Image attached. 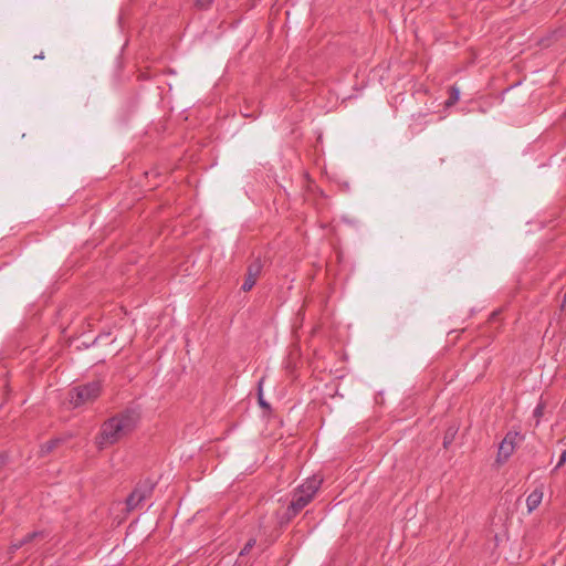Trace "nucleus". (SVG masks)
<instances>
[{"label":"nucleus","mask_w":566,"mask_h":566,"mask_svg":"<svg viewBox=\"0 0 566 566\" xmlns=\"http://www.w3.org/2000/svg\"><path fill=\"white\" fill-rule=\"evenodd\" d=\"M102 392L101 381L94 380L84 385L73 387L69 390V401L77 408L86 402L96 400Z\"/></svg>","instance_id":"f257e3e1"},{"label":"nucleus","mask_w":566,"mask_h":566,"mask_svg":"<svg viewBox=\"0 0 566 566\" xmlns=\"http://www.w3.org/2000/svg\"><path fill=\"white\" fill-rule=\"evenodd\" d=\"M125 434L123 427H120V422H118L117 419H114V417H111L102 424L101 431L96 437V444L99 449H103L106 446L115 444Z\"/></svg>","instance_id":"f03ea898"},{"label":"nucleus","mask_w":566,"mask_h":566,"mask_svg":"<svg viewBox=\"0 0 566 566\" xmlns=\"http://www.w3.org/2000/svg\"><path fill=\"white\" fill-rule=\"evenodd\" d=\"M120 422V427L125 433L132 432L140 420V408L139 407H127L123 411L114 416Z\"/></svg>","instance_id":"7ed1b4c3"},{"label":"nucleus","mask_w":566,"mask_h":566,"mask_svg":"<svg viewBox=\"0 0 566 566\" xmlns=\"http://www.w3.org/2000/svg\"><path fill=\"white\" fill-rule=\"evenodd\" d=\"M518 436L516 431H509L501 441L495 462L497 465L504 464L515 450V439Z\"/></svg>","instance_id":"20e7f679"},{"label":"nucleus","mask_w":566,"mask_h":566,"mask_svg":"<svg viewBox=\"0 0 566 566\" xmlns=\"http://www.w3.org/2000/svg\"><path fill=\"white\" fill-rule=\"evenodd\" d=\"M263 269V263L261 258L254 259L247 268V273L244 277V282L241 286L243 292H249L255 285L258 277L260 276Z\"/></svg>","instance_id":"39448f33"},{"label":"nucleus","mask_w":566,"mask_h":566,"mask_svg":"<svg viewBox=\"0 0 566 566\" xmlns=\"http://www.w3.org/2000/svg\"><path fill=\"white\" fill-rule=\"evenodd\" d=\"M156 484L157 483L155 481L147 478V479H144V480H140L139 482H137V484L135 485V488L132 492H134L138 496V499H142L143 501H145L146 499L150 497Z\"/></svg>","instance_id":"423d86ee"},{"label":"nucleus","mask_w":566,"mask_h":566,"mask_svg":"<svg viewBox=\"0 0 566 566\" xmlns=\"http://www.w3.org/2000/svg\"><path fill=\"white\" fill-rule=\"evenodd\" d=\"M322 482H323V479L317 476V475H313L311 478H308L305 483H303L302 485H300L296 490L302 493V494H305V495H308L310 499L313 500L314 495L316 494V492L318 491V489L321 488L322 485Z\"/></svg>","instance_id":"0eeeda50"},{"label":"nucleus","mask_w":566,"mask_h":566,"mask_svg":"<svg viewBox=\"0 0 566 566\" xmlns=\"http://www.w3.org/2000/svg\"><path fill=\"white\" fill-rule=\"evenodd\" d=\"M66 441L65 438L56 437L53 439H50L45 443H43L40 448V457H45L50 454L53 450L59 448L61 444H63Z\"/></svg>","instance_id":"6e6552de"},{"label":"nucleus","mask_w":566,"mask_h":566,"mask_svg":"<svg viewBox=\"0 0 566 566\" xmlns=\"http://www.w3.org/2000/svg\"><path fill=\"white\" fill-rule=\"evenodd\" d=\"M543 499L542 489H535L526 499V505L528 513L533 512L538 507Z\"/></svg>","instance_id":"1a4fd4ad"},{"label":"nucleus","mask_w":566,"mask_h":566,"mask_svg":"<svg viewBox=\"0 0 566 566\" xmlns=\"http://www.w3.org/2000/svg\"><path fill=\"white\" fill-rule=\"evenodd\" d=\"M312 499L308 495L300 493L297 490L294 491L291 504L295 506L296 511H302Z\"/></svg>","instance_id":"9d476101"},{"label":"nucleus","mask_w":566,"mask_h":566,"mask_svg":"<svg viewBox=\"0 0 566 566\" xmlns=\"http://www.w3.org/2000/svg\"><path fill=\"white\" fill-rule=\"evenodd\" d=\"M448 93H449V96H448V99L444 102V106L451 107L459 102L460 90L455 85H452L449 87Z\"/></svg>","instance_id":"9b49d317"},{"label":"nucleus","mask_w":566,"mask_h":566,"mask_svg":"<svg viewBox=\"0 0 566 566\" xmlns=\"http://www.w3.org/2000/svg\"><path fill=\"white\" fill-rule=\"evenodd\" d=\"M45 531H34L31 533H28L24 537L21 538L22 544L25 546L27 544H30L36 539H44L46 537Z\"/></svg>","instance_id":"f8f14e48"},{"label":"nucleus","mask_w":566,"mask_h":566,"mask_svg":"<svg viewBox=\"0 0 566 566\" xmlns=\"http://www.w3.org/2000/svg\"><path fill=\"white\" fill-rule=\"evenodd\" d=\"M263 378H261L259 380V384H258V402H259V406L260 408L263 410V411H271V406L270 403L264 399L263 397V390H262V384H263Z\"/></svg>","instance_id":"ddd939ff"},{"label":"nucleus","mask_w":566,"mask_h":566,"mask_svg":"<svg viewBox=\"0 0 566 566\" xmlns=\"http://www.w3.org/2000/svg\"><path fill=\"white\" fill-rule=\"evenodd\" d=\"M458 432V428L450 426L446 431L443 436V448L448 449L449 446L452 444V442L455 439V434Z\"/></svg>","instance_id":"4468645a"},{"label":"nucleus","mask_w":566,"mask_h":566,"mask_svg":"<svg viewBox=\"0 0 566 566\" xmlns=\"http://www.w3.org/2000/svg\"><path fill=\"white\" fill-rule=\"evenodd\" d=\"M125 503H126L127 511L130 512V511L135 510L138 505H140L143 503V500L138 499V496L134 492H130L129 495L127 496Z\"/></svg>","instance_id":"2eb2a0df"},{"label":"nucleus","mask_w":566,"mask_h":566,"mask_svg":"<svg viewBox=\"0 0 566 566\" xmlns=\"http://www.w3.org/2000/svg\"><path fill=\"white\" fill-rule=\"evenodd\" d=\"M545 408H546V402L541 399L538 405L536 406V408L533 411V417L536 419V424L539 423V420L544 415Z\"/></svg>","instance_id":"dca6fc26"},{"label":"nucleus","mask_w":566,"mask_h":566,"mask_svg":"<svg viewBox=\"0 0 566 566\" xmlns=\"http://www.w3.org/2000/svg\"><path fill=\"white\" fill-rule=\"evenodd\" d=\"M255 543H256V539H255V538H250V539L245 543L244 547L241 549V552H240V556H243V555L249 554V552L253 548V546L255 545Z\"/></svg>","instance_id":"f3484780"},{"label":"nucleus","mask_w":566,"mask_h":566,"mask_svg":"<svg viewBox=\"0 0 566 566\" xmlns=\"http://www.w3.org/2000/svg\"><path fill=\"white\" fill-rule=\"evenodd\" d=\"M294 517L290 514L287 509L283 512L282 515L279 516V524L284 525L290 523Z\"/></svg>","instance_id":"a211bd4d"},{"label":"nucleus","mask_w":566,"mask_h":566,"mask_svg":"<svg viewBox=\"0 0 566 566\" xmlns=\"http://www.w3.org/2000/svg\"><path fill=\"white\" fill-rule=\"evenodd\" d=\"M213 0H196V6L199 9H208Z\"/></svg>","instance_id":"6ab92c4d"},{"label":"nucleus","mask_w":566,"mask_h":566,"mask_svg":"<svg viewBox=\"0 0 566 566\" xmlns=\"http://www.w3.org/2000/svg\"><path fill=\"white\" fill-rule=\"evenodd\" d=\"M23 546H24V545L22 544V541H21V539H19V541H17V542H13V543L11 544V546H10V548H9V549H10V552L14 553V552H17L18 549H20V548H21V547H23Z\"/></svg>","instance_id":"aec40b11"},{"label":"nucleus","mask_w":566,"mask_h":566,"mask_svg":"<svg viewBox=\"0 0 566 566\" xmlns=\"http://www.w3.org/2000/svg\"><path fill=\"white\" fill-rule=\"evenodd\" d=\"M566 462V450H564L559 457V460L556 464V469H560Z\"/></svg>","instance_id":"412c9836"},{"label":"nucleus","mask_w":566,"mask_h":566,"mask_svg":"<svg viewBox=\"0 0 566 566\" xmlns=\"http://www.w3.org/2000/svg\"><path fill=\"white\" fill-rule=\"evenodd\" d=\"M286 509L293 517H295L300 513V511H296L295 506L292 505L291 503Z\"/></svg>","instance_id":"4be33fe9"},{"label":"nucleus","mask_w":566,"mask_h":566,"mask_svg":"<svg viewBox=\"0 0 566 566\" xmlns=\"http://www.w3.org/2000/svg\"><path fill=\"white\" fill-rule=\"evenodd\" d=\"M8 460V455L6 453H0V469H2Z\"/></svg>","instance_id":"5701e85b"},{"label":"nucleus","mask_w":566,"mask_h":566,"mask_svg":"<svg viewBox=\"0 0 566 566\" xmlns=\"http://www.w3.org/2000/svg\"><path fill=\"white\" fill-rule=\"evenodd\" d=\"M501 314V311H494L490 315V321H496Z\"/></svg>","instance_id":"b1692460"},{"label":"nucleus","mask_w":566,"mask_h":566,"mask_svg":"<svg viewBox=\"0 0 566 566\" xmlns=\"http://www.w3.org/2000/svg\"><path fill=\"white\" fill-rule=\"evenodd\" d=\"M305 180H306L308 184H311V182H313V181H314V179H311V178H307V179H305Z\"/></svg>","instance_id":"393cba45"},{"label":"nucleus","mask_w":566,"mask_h":566,"mask_svg":"<svg viewBox=\"0 0 566 566\" xmlns=\"http://www.w3.org/2000/svg\"><path fill=\"white\" fill-rule=\"evenodd\" d=\"M303 177L308 178L310 177L308 172H304Z\"/></svg>","instance_id":"a878e982"},{"label":"nucleus","mask_w":566,"mask_h":566,"mask_svg":"<svg viewBox=\"0 0 566 566\" xmlns=\"http://www.w3.org/2000/svg\"><path fill=\"white\" fill-rule=\"evenodd\" d=\"M558 469L556 467L552 470V474H554Z\"/></svg>","instance_id":"bb28decb"}]
</instances>
